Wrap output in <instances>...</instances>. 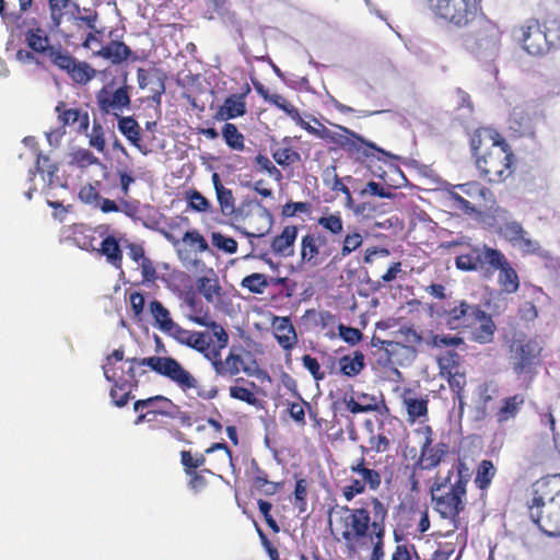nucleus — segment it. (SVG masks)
Wrapping results in <instances>:
<instances>
[{"instance_id": "nucleus-37", "label": "nucleus", "mask_w": 560, "mask_h": 560, "mask_svg": "<svg viewBox=\"0 0 560 560\" xmlns=\"http://www.w3.org/2000/svg\"><path fill=\"white\" fill-rule=\"evenodd\" d=\"M119 132L136 148L141 150V127L133 116L115 117Z\"/></svg>"}, {"instance_id": "nucleus-23", "label": "nucleus", "mask_w": 560, "mask_h": 560, "mask_svg": "<svg viewBox=\"0 0 560 560\" xmlns=\"http://www.w3.org/2000/svg\"><path fill=\"white\" fill-rule=\"evenodd\" d=\"M250 93L248 83H244L241 92L229 95L214 114V119L225 121L244 116L247 113L246 97Z\"/></svg>"}, {"instance_id": "nucleus-58", "label": "nucleus", "mask_w": 560, "mask_h": 560, "mask_svg": "<svg viewBox=\"0 0 560 560\" xmlns=\"http://www.w3.org/2000/svg\"><path fill=\"white\" fill-rule=\"evenodd\" d=\"M320 138L328 140L345 151L348 150L352 139V137L347 132H334L325 127L322 130Z\"/></svg>"}, {"instance_id": "nucleus-43", "label": "nucleus", "mask_w": 560, "mask_h": 560, "mask_svg": "<svg viewBox=\"0 0 560 560\" xmlns=\"http://www.w3.org/2000/svg\"><path fill=\"white\" fill-rule=\"evenodd\" d=\"M350 210L355 217H360L363 220H374L386 213L385 205L374 201L353 202Z\"/></svg>"}, {"instance_id": "nucleus-34", "label": "nucleus", "mask_w": 560, "mask_h": 560, "mask_svg": "<svg viewBox=\"0 0 560 560\" xmlns=\"http://www.w3.org/2000/svg\"><path fill=\"white\" fill-rule=\"evenodd\" d=\"M401 398L407 410L409 422H415L416 420L428 416V396L416 397L415 392L411 388H405Z\"/></svg>"}, {"instance_id": "nucleus-7", "label": "nucleus", "mask_w": 560, "mask_h": 560, "mask_svg": "<svg viewBox=\"0 0 560 560\" xmlns=\"http://www.w3.org/2000/svg\"><path fill=\"white\" fill-rule=\"evenodd\" d=\"M477 27L462 37L463 48L479 60H493L501 49V31L481 12Z\"/></svg>"}, {"instance_id": "nucleus-38", "label": "nucleus", "mask_w": 560, "mask_h": 560, "mask_svg": "<svg viewBox=\"0 0 560 560\" xmlns=\"http://www.w3.org/2000/svg\"><path fill=\"white\" fill-rule=\"evenodd\" d=\"M365 428L370 432L369 436V445L370 450L375 453H385L388 452L392 447V441L388 436V433L384 430V422L382 421L378 425V432H374L373 423L371 420H365Z\"/></svg>"}, {"instance_id": "nucleus-40", "label": "nucleus", "mask_w": 560, "mask_h": 560, "mask_svg": "<svg viewBox=\"0 0 560 560\" xmlns=\"http://www.w3.org/2000/svg\"><path fill=\"white\" fill-rule=\"evenodd\" d=\"M150 313L154 319L155 325L166 335L176 324L170 311L158 300H153L149 304Z\"/></svg>"}, {"instance_id": "nucleus-36", "label": "nucleus", "mask_w": 560, "mask_h": 560, "mask_svg": "<svg viewBox=\"0 0 560 560\" xmlns=\"http://www.w3.org/2000/svg\"><path fill=\"white\" fill-rule=\"evenodd\" d=\"M525 404V396L523 394H515L502 399L501 406L494 413L497 422L502 424L514 418L521 412Z\"/></svg>"}, {"instance_id": "nucleus-2", "label": "nucleus", "mask_w": 560, "mask_h": 560, "mask_svg": "<svg viewBox=\"0 0 560 560\" xmlns=\"http://www.w3.org/2000/svg\"><path fill=\"white\" fill-rule=\"evenodd\" d=\"M470 150L478 171L490 184L504 183L513 175L516 156L495 129L477 128L470 136Z\"/></svg>"}, {"instance_id": "nucleus-30", "label": "nucleus", "mask_w": 560, "mask_h": 560, "mask_svg": "<svg viewBox=\"0 0 560 560\" xmlns=\"http://www.w3.org/2000/svg\"><path fill=\"white\" fill-rule=\"evenodd\" d=\"M172 338H174L180 345H185L205 355V351H207L206 347V337L207 332L203 331H191L183 328L177 323L167 334Z\"/></svg>"}, {"instance_id": "nucleus-3", "label": "nucleus", "mask_w": 560, "mask_h": 560, "mask_svg": "<svg viewBox=\"0 0 560 560\" xmlns=\"http://www.w3.org/2000/svg\"><path fill=\"white\" fill-rule=\"evenodd\" d=\"M470 480L467 464L457 458L445 476L436 474L430 487L431 502L441 518L448 520L452 533L459 527V515L467 505V486Z\"/></svg>"}, {"instance_id": "nucleus-32", "label": "nucleus", "mask_w": 560, "mask_h": 560, "mask_svg": "<svg viewBox=\"0 0 560 560\" xmlns=\"http://www.w3.org/2000/svg\"><path fill=\"white\" fill-rule=\"evenodd\" d=\"M272 327L275 338L283 350H291L295 347L298 336L289 317H275Z\"/></svg>"}, {"instance_id": "nucleus-18", "label": "nucleus", "mask_w": 560, "mask_h": 560, "mask_svg": "<svg viewBox=\"0 0 560 560\" xmlns=\"http://www.w3.org/2000/svg\"><path fill=\"white\" fill-rule=\"evenodd\" d=\"M172 399L163 395H155L133 402V410L138 413L135 424L154 423L159 417L168 419Z\"/></svg>"}, {"instance_id": "nucleus-1", "label": "nucleus", "mask_w": 560, "mask_h": 560, "mask_svg": "<svg viewBox=\"0 0 560 560\" xmlns=\"http://www.w3.org/2000/svg\"><path fill=\"white\" fill-rule=\"evenodd\" d=\"M125 364H128L127 376L118 374L116 369L104 368L105 378L113 383L109 395L114 405L117 407L126 406L132 397V388L138 386L137 366L150 368L156 374L175 383L183 392L198 388L197 378L172 357L152 355L142 359L132 358L126 360ZM144 373L145 371L142 370L139 375Z\"/></svg>"}, {"instance_id": "nucleus-10", "label": "nucleus", "mask_w": 560, "mask_h": 560, "mask_svg": "<svg viewBox=\"0 0 560 560\" xmlns=\"http://www.w3.org/2000/svg\"><path fill=\"white\" fill-rule=\"evenodd\" d=\"M361 505L358 508H349L348 505L340 506V516L338 525L340 526V537L337 540H343L348 548H354L355 544L364 539L370 530V525L373 520L372 510Z\"/></svg>"}, {"instance_id": "nucleus-56", "label": "nucleus", "mask_w": 560, "mask_h": 560, "mask_svg": "<svg viewBox=\"0 0 560 560\" xmlns=\"http://www.w3.org/2000/svg\"><path fill=\"white\" fill-rule=\"evenodd\" d=\"M188 207L197 212H208L211 210L210 201L198 190L194 189L187 192Z\"/></svg>"}, {"instance_id": "nucleus-26", "label": "nucleus", "mask_w": 560, "mask_h": 560, "mask_svg": "<svg viewBox=\"0 0 560 560\" xmlns=\"http://www.w3.org/2000/svg\"><path fill=\"white\" fill-rule=\"evenodd\" d=\"M294 138L283 137L279 142L271 147V156L281 167H292L301 163L302 156L299 150L293 145Z\"/></svg>"}, {"instance_id": "nucleus-57", "label": "nucleus", "mask_w": 560, "mask_h": 560, "mask_svg": "<svg viewBox=\"0 0 560 560\" xmlns=\"http://www.w3.org/2000/svg\"><path fill=\"white\" fill-rule=\"evenodd\" d=\"M447 374L450 388L455 394V397L459 400V404L462 405L464 389L467 383L466 376L464 373H460L458 371L447 372Z\"/></svg>"}, {"instance_id": "nucleus-62", "label": "nucleus", "mask_w": 560, "mask_h": 560, "mask_svg": "<svg viewBox=\"0 0 560 560\" xmlns=\"http://www.w3.org/2000/svg\"><path fill=\"white\" fill-rule=\"evenodd\" d=\"M90 147L97 150L100 153L105 151L106 142L104 137V129L100 122H94L91 133L88 135Z\"/></svg>"}, {"instance_id": "nucleus-8", "label": "nucleus", "mask_w": 560, "mask_h": 560, "mask_svg": "<svg viewBox=\"0 0 560 560\" xmlns=\"http://www.w3.org/2000/svg\"><path fill=\"white\" fill-rule=\"evenodd\" d=\"M79 13H72L69 21L66 22L59 34L66 42L80 40L82 47L92 49L93 43H100L97 23L100 20L98 12L91 7H78Z\"/></svg>"}, {"instance_id": "nucleus-60", "label": "nucleus", "mask_w": 560, "mask_h": 560, "mask_svg": "<svg viewBox=\"0 0 560 560\" xmlns=\"http://www.w3.org/2000/svg\"><path fill=\"white\" fill-rule=\"evenodd\" d=\"M312 211V205L306 201H289L281 210V214L284 218H292L299 213L310 214Z\"/></svg>"}, {"instance_id": "nucleus-5", "label": "nucleus", "mask_w": 560, "mask_h": 560, "mask_svg": "<svg viewBox=\"0 0 560 560\" xmlns=\"http://www.w3.org/2000/svg\"><path fill=\"white\" fill-rule=\"evenodd\" d=\"M528 514L548 536H560V475H549L533 485Z\"/></svg>"}, {"instance_id": "nucleus-44", "label": "nucleus", "mask_w": 560, "mask_h": 560, "mask_svg": "<svg viewBox=\"0 0 560 560\" xmlns=\"http://www.w3.org/2000/svg\"><path fill=\"white\" fill-rule=\"evenodd\" d=\"M363 244V235L358 231L348 232L341 242V249L332 257V261H341L343 258L351 255L354 250L360 248Z\"/></svg>"}, {"instance_id": "nucleus-6", "label": "nucleus", "mask_w": 560, "mask_h": 560, "mask_svg": "<svg viewBox=\"0 0 560 560\" xmlns=\"http://www.w3.org/2000/svg\"><path fill=\"white\" fill-rule=\"evenodd\" d=\"M517 40L530 56L540 57L560 46V24L545 21L542 25L535 20H527L516 30Z\"/></svg>"}, {"instance_id": "nucleus-53", "label": "nucleus", "mask_w": 560, "mask_h": 560, "mask_svg": "<svg viewBox=\"0 0 560 560\" xmlns=\"http://www.w3.org/2000/svg\"><path fill=\"white\" fill-rule=\"evenodd\" d=\"M294 506L300 513H303L307 509V493L308 482L305 478H299L295 481L294 488Z\"/></svg>"}, {"instance_id": "nucleus-14", "label": "nucleus", "mask_w": 560, "mask_h": 560, "mask_svg": "<svg viewBox=\"0 0 560 560\" xmlns=\"http://www.w3.org/2000/svg\"><path fill=\"white\" fill-rule=\"evenodd\" d=\"M502 255L501 250L488 245L470 246L468 253L455 258V266L460 271H478L483 278L490 279L494 275L497 264Z\"/></svg>"}, {"instance_id": "nucleus-50", "label": "nucleus", "mask_w": 560, "mask_h": 560, "mask_svg": "<svg viewBox=\"0 0 560 560\" xmlns=\"http://www.w3.org/2000/svg\"><path fill=\"white\" fill-rule=\"evenodd\" d=\"M180 464L183 466L185 474H190V471L206 469L203 466L206 464V456L202 453L191 454L190 451H182L180 452Z\"/></svg>"}, {"instance_id": "nucleus-29", "label": "nucleus", "mask_w": 560, "mask_h": 560, "mask_svg": "<svg viewBox=\"0 0 560 560\" xmlns=\"http://www.w3.org/2000/svg\"><path fill=\"white\" fill-rule=\"evenodd\" d=\"M258 386L255 382L245 380L243 377L235 378V384L230 386L229 395L235 400L246 402L249 406L261 408V400L256 396Z\"/></svg>"}, {"instance_id": "nucleus-55", "label": "nucleus", "mask_w": 560, "mask_h": 560, "mask_svg": "<svg viewBox=\"0 0 560 560\" xmlns=\"http://www.w3.org/2000/svg\"><path fill=\"white\" fill-rule=\"evenodd\" d=\"M390 560H421V558L413 544L404 542L395 546Z\"/></svg>"}, {"instance_id": "nucleus-39", "label": "nucleus", "mask_w": 560, "mask_h": 560, "mask_svg": "<svg viewBox=\"0 0 560 560\" xmlns=\"http://www.w3.org/2000/svg\"><path fill=\"white\" fill-rule=\"evenodd\" d=\"M97 252L106 257L108 264H110L116 269H121L122 267V250L119 246L117 238L109 234L107 235L101 243V247Z\"/></svg>"}, {"instance_id": "nucleus-51", "label": "nucleus", "mask_w": 560, "mask_h": 560, "mask_svg": "<svg viewBox=\"0 0 560 560\" xmlns=\"http://www.w3.org/2000/svg\"><path fill=\"white\" fill-rule=\"evenodd\" d=\"M300 401H288L287 411L290 418L299 425L304 427L305 421V407L310 408V402L305 401L299 394Z\"/></svg>"}, {"instance_id": "nucleus-17", "label": "nucleus", "mask_w": 560, "mask_h": 560, "mask_svg": "<svg viewBox=\"0 0 560 560\" xmlns=\"http://www.w3.org/2000/svg\"><path fill=\"white\" fill-rule=\"evenodd\" d=\"M512 369L516 375L535 374V369L540 364L542 348L529 339L516 345L512 350Z\"/></svg>"}, {"instance_id": "nucleus-20", "label": "nucleus", "mask_w": 560, "mask_h": 560, "mask_svg": "<svg viewBox=\"0 0 560 560\" xmlns=\"http://www.w3.org/2000/svg\"><path fill=\"white\" fill-rule=\"evenodd\" d=\"M337 128L352 137L348 150L346 151L350 158L364 163L372 161L374 158L381 160V156L389 155L384 149L377 147L374 142L366 140L361 135L349 129L348 127L337 125Z\"/></svg>"}, {"instance_id": "nucleus-47", "label": "nucleus", "mask_w": 560, "mask_h": 560, "mask_svg": "<svg viewBox=\"0 0 560 560\" xmlns=\"http://www.w3.org/2000/svg\"><path fill=\"white\" fill-rule=\"evenodd\" d=\"M100 159L89 149L79 148L70 153L69 164L78 168H88L91 165L100 164Z\"/></svg>"}, {"instance_id": "nucleus-9", "label": "nucleus", "mask_w": 560, "mask_h": 560, "mask_svg": "<svg viewBox=\"0 0 560 560\" xmlns=\"http://www.w3.org/2000/svg\"><path fill=\"white\" fill-rule=\"evenodd\" d=\"M433 15L458 28L467 27L480 18L481 0H428Z\"/></svg>"}, {"instance_id": "nucleus-15", "label": "nucleus", "mask_w": 560, "mask_h": 560, "mask_svg": "<svg viewBox=\"0 0 560 560\" xmlns=\"http://www.w3.org/2000/svg\"><path fill=\"white\" fill-rule=\"evenodd\" d=\"M45 56L52 66L66 72L78 84L85 85L95 77L94 68L85 61L78 60L60 45L54 46Z\"/></svg>"}, {"instance_id": "nucleus-45", "label": "nucleus", "mask_w": 560, "mask_h": 560, "mask_svg": "<svg viewBox=\"0 0 560 560\" xmlns=\"http://www.w3.org/2000/svg\"><path fill=\"white\" fill-rule=\"evenodd\" d=\"M495 472L497 469L493 463L489 459H482L476 469V476L474 479L476 487L482 491L487 490L490 487Z\"/></svg>"}, {"instance_id": "nucleus-13", "label": "nucleus", "mask_w": 560, "mask_h": 560, "mask_svg": "<svg viewBox=\"0 0 560 560\" xmlns=\"http://www.w3.org/2000/svg\"><path fill=\"white\" fill-rule=\"evenodd\" d=\"M349 472L347 483L341 493L347 502L357 495L363 494L366 489L376 491L382 485V475L378 470L370 468L364 456L355 458L347 468Z\"/></svg>"}, {"instance_id": "nucleus-19", "label": "nucleus", "mask_w": 560, "mask_h": 560, "mask_svg": "<svg viewBox=\"0 0 560 560\" xmlns=\"http://www.w3.org/2000/svg\"><path fill=\"white\" fill-rule=\"evenodd\" d=\"M189 319L210 330L206 331L208 336L206 337L207 351H205V358L212 355V353L222 352L228 347L230 341L229 334L221 324L211 319L208 312L200 311L196 315H190Z\"/></svg>"}, {"instance_id": "nucleus-46", "label": "nucleus", "mask_w": 560, "mask_h": 560, "mask_svg": "<svg viewBox=\"0 0 560 560\" xmlns=\"http://www.w3.org/2000/svg\"><path fill=\"white\" fill-rule=\"evenodd\" d=\"M253 487L265 495H273L281 489V483L270 481L268 474L259 467H256L253 477Z\"/></svg>"}, {"instance_id": "nucleus-33", "label": "nucleus", "mask_w": 560, "mask_h": 560, "mask_svg": "<svg viewBox=\"0 0 560 560\" xmlns=\"http://www.w3.org/2000/svg\"><path fill=\"white\" fill-rule=\"evenodd\" d=\"M497 270L499 271L498 284L501 290L506 294L515 293L520 288V278L504 254L500 258L499 264H497Z\"/></svg>"}, {"instance_id": "nucleus-41", "label": "nucleus", "mask_w": 560, "mask_h": 560, "mask_svg": "<svg viewBox=\"0 0 560 560\" xmlns=\"http://www.w3.org/2000/svg\"><path fill=\"white\" fill-rule=\"evenodd\" d=\"M364 366V354L361 351H354L352 355L348 354L339 359L340 372L348 377L359 375Z\"/></svg>"}, {"instance_id": "nucleus-35", "label": "nucleus", "mask_w": 560, "mask_h": 560, "mask_svg": "<svg viewBox=\"0 0 560 560\" xmlns=\"http://www.w3.org/2000/svg\"><path fill=\"white\" fill-rule=\"evenodd\" d=\"M298 236V228L295 225H287L281 234L273 237L271 249L275 254L290 257L294 253V243Z\"/></svg>"}, {"instance_id": "nucleus-42", "label": "nucleus", "mask_w": 560, "mask_h": 560, "mask_svg": "<svg viewBox=\"0 0 560 560\" xmlns=\"http://www.w3.org/2000/svg\"><path fill=\"white\" fill-rule=\"evenodd\" d=\"M222 138L225 144L233 151L242 152L245 149V136L238 130L236 125L225 122L221 129Z\"/></svg>"}, {"instance_id": "nucleus-27", "label": "nucleus", "mask_w": 560, "mask_h": 560, "mask_svg": "<svg viewBox=\"0 0 560 560\" xmlns=\"http://www.w3.org/2000/svg\"><path fill=\"white\" fill-rule=\"evenodd\" d=\"M57 118L62 128L67 126H74L78 124V130L85 132L90 126L89 113L75 107H68V105L60 101L55 107Z\"/></svg>"}, {"instance_id": "nucleus-31", "label": "nucleus", "mask_w": 560, "mask_h": 560, "mask_svg": "<svg viewBox=\"0 0 560 560\" xmlns=\"http://www.w3.org/2000/svg\"><path fill=\"white\" fill-rule=\"evenodd\" d=\"M213 188L215 190L217 200L220 207V212L224 217H238V210L235 206V197L232 189L225 187L218 173H213L211 176Z\"/></svg>"}, {"instance_id": "nucleus-48", "label": "nucleus", "mask_w": 560, "mask_h": 560, "mask_svg": "<svg viewBox=\"0 0 560 560\" xmlns=\"http://www.w3.org/2000/svg\"><path fill=\"white\" fill-rule=\"evenodd\" d=\"M241 285L250 293L262 294L268 288L269 282L266 275L255 272L243 278Z\"/></svg>"}, {"instance_id": "nucleus-52", "label": "nucleus", "mask_w": 560, "mask_h": 560, "mask_svg": "<svg viewBox=\"0 0 560 560\" xmlns=\"http://www.w3.org/2000/svg\"><path fill=\"white\" fill-rule=\"evenodd\" d=\"M188 477L187 487L195 493L201 492L208 486L207 475H214L210 469H199L185 474Z\"/></svg>"}, {"instance_id": "nucleus-16", "label": "nucleus", "mask_w": 560, "mask_h": 560, "mask_svg": "<svg viewBox=\"0 0 560 560\" xmlns=\"http://www.w3.org/2000/svg\"><path fill=\"white\" fill-rule=\"evenodd\" d=\"M423 433L424 439L420 445V454L413 463L412 469L416 470H433L442 463L450 452V446L445 442L433 445V430L430 425H424L418 430Z\"/></svg>"}, {"instance_id": "nucleus-61", "label": "nucleus", "mask_w": 560, "mask_h": 560, "mask_svg": "<svg viewBox=\"0 0 560 560\" xmlns=\"http://www.w3.org/2000/svg\"><path fill=\"white\" fill-rule=\"evenodd\" d=\"M212 244L228 254H234L237 252V242L220 232L212 233Z\"/></svg>"}, {"instance_id": "nucleus-4", "label": "nucleus", "mask_w": 560, "mask_h": 560, "mask_svg": "<svg viewBox=\"0 0 560 560\" xmlns=\"http://www.w3.org/2000/svg\"><path fill=\"white\" fill-rule=\"evenodd\" d=\"M435 314L446 327L468 332L475 342L493 341L497 330L494 320L478 304H471L466 300H454L446 306L436 308Z\"/></svg>"}, {"instance_id": "nucleus-64", "label": "nucleus", "mask_w": 560, "mask_h": 560, "mask_svg": "<svg viewBox=\"0 0 560 560\" xmlns=\"http://www.w3.org/2000/svg\"><path fill=\"white\" fill-rule=\"evenodd\" d=\"M338 332L339 337L350 346L358 345L363 338V334L360 329L346 326L345 324L338 325Z\"/></svg>"}, {"instance_id": "nucleus-11", "label": "nucleus", "mask_w": 560, "mask_h": 560, "mask_svg": "<svg viewBox=\"0 0 560 560\" xmlns=\"http://www.w3.org/2000/svg\"><path fill=\"white\" fill-rule=\"evenodd\" d=\"M132 86L127 83V73L122 82L117 84L115 80L105 83L95 92L96 106L102 116L119 117L132 109Z\"/></svg>"}, {"instance_id": "nucleus-24", "label": "nucleus", "mask_w": 560, "mask_h": 560, "mask_svg": "<svg viewBox=\"0 0 560 560\" xmlns=\"http://www.w3.org/2000/svg\"><path fill=\"white\" fill-rule=\"evenodd\" d=\"M50 31L58 33L69 21L72 13H79V3L74 0H47Z\"/></svg>"}, {"instance_id": "nucleus-54", "label": "nucleus", "mask_w": 560, "mask_h": 560, "mask_svg": "<svg viewBox=\"0 0 560 560\" xmlns=\"http://www.w3.org/2000/svg\"><path fill=\"white\" fill-rule=\"evenodd\" d=\"M198 291L205 296V299L212 303L220 294V285L218 284V281L215 279H211L208 277H202L198 279L197 283Z\"/></svg>"}, {"instance_id": "nucleus-25", "label": "nucleus", "mask_w": 560, "mask_h": 560, "mask_svg": "<svg viewBox=\"0 0 560 560\" xmlns=\"http://www.w3.org/2000/svg\"><path fill=\"white\" fill-rule=\"evenodd\" d=\"M370 506L372 508L373 520L370 525L372 544L385 546L384 538L386 533V520L388 516V509L386 504L377 497L369 499Z\"/></svg>"}, {"instance_id": "nucleus-49", "label": "nucleus", "mask_w": 560, "mask_h": 560, "mask_svg": "<svg viewBox=\"0 0 560 560\" xmlns=\"http://www.w3.org/2000/svg\"><path fill=\"white\" fill-rule=\"evenodd\" d=\"M317 223L332 235H340L343 232V221L339 211L319 217Z\"/></svg>"}, {"instance_id": "nucleus-59", "label": "nucleus", "mask_w": 560, "mask_h": 560, "mask_svg": "<svg viewBox=\"0 0 560 560\" xmlns=\"http://www.w3.org/2000/svg\"><path fill=\"white\" fill-rule=\"evenodd\" d=\"M255 164L260 170L266 172L270 177L280 182L282 179L281 171L271 162V160L264 154H257L255 156Z\"/></svg>"}, {"instance_id": "nucleus-22", "label": "nucleus", "mask_w": 560, "mask_h": 560, "mask_svg": "<svg viewBox=\"0 0 560 560\" xmlns=\"http://www.w3.org/2000/svg\"><path fill=\"white\" fill-rule=\"evenodd\" d=\"M328 240L323 234L307 233L301 238V261L310 267H317L330 256L331 250L320 253V247H325Z\"/></svg>"}, {"instance_id": "nucleus-28", "label": "nucleus", "mask_w": 560, "mask_h": 560, "mask_svg": "<svg viewBox=\"0 0 560 560\" xmlns=\"http://www.w3.org/2000/svg\"><path fill=\"white\" fill-rule=\"evenodd\" d=\"M95 55L110 61L113 65H121L127 60H140V57L120 40H110L95 51Z\"/></svg>"}, {"instance_id": "nucleus-12", "label": "nucleus", "mask_w": 560, "mask_h": 560, "mask_svg": "<svg viewBox=\"0 0 560 560\" xmlns=\"http://www.w3.org/2000/svg\"><path fill=\"white\" fill-rule=\"evenodd\" d=\"M8 21L12 26V32L23 36L31 50L45 56L54 47L42 21L36 16L11 13L8 15Z\"/></svg>"}, {"instance_id": "nucleus-63", "label": "nucleus", "mask_w": 560, "mask_h": 560, "mask_svg": "<svg viewBox=\"0 0 560 560\" xmlns=\"http://www.w3.org/2000/svg\"><path fill=\"white\" fill-rule=\"evenodd\" d=\"M502 232L513 245H515L518 240H523L524 235H527L522 224L516 221L506 222L502 226Z\"/></svg>"}, {"instance_id": "nucleus-21", "label": "nucleus", "mask_w": 560, "mask_h": 560, "mask_svg": "<svg viewBox=\"0 0 560 560\" xmlns=\"http://www.w3.org/2000/svg\"><path fill=\"white\" fill-rule=\"evenodd\" d=\"M210 363L217 376L222 378H234L242 371L246 374H252L246 366L243 357L235 352L232 348L228 355L222 359V352L212 353L206 358Z\"/></svg>"}]
</instances>
